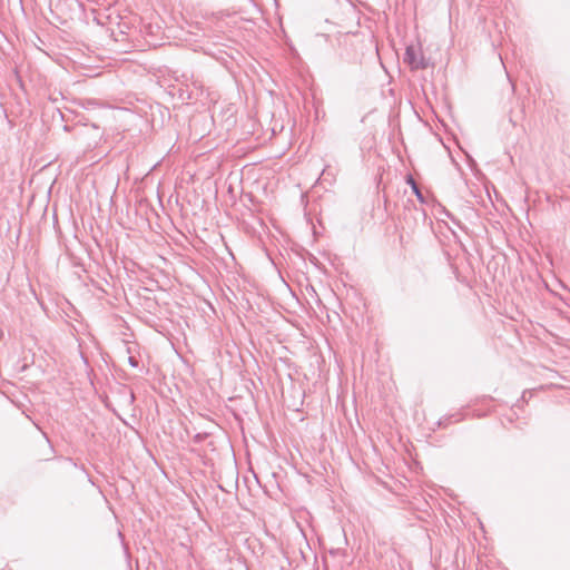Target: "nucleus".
<instances>
[{
    "instance_id": "f257e3e1",
    "label": "nucleus",
    "mask_w": 570,
    "mask_h": 570,
    "mask_svg": "<svg viewBox=\"0 0 570 570\" xmlns=\"http://www.w3.org/2000/svg\"><path fill=\"white\" fill-rule=\"evenodd\" d=\"M404 61L412 68H424L425 62L422 55V49L419 45H409L405 50Z\"/></svg>"
},
{
    "instance_id": "f03ea898",
    "label": "nucleus",
    "mask_w": 570,
    "mask_h": 570,
    "mask_svg": "<svg viewBox=\"0 0 570 570\" xmlns=\"http://www.w3.org/2000/svg\"><path fill=\"white\" fill-rule=\"evenodd\" d=\"M407 183L411 185V188H412L413 193L416 195V197L419 198V200L421 203H423L424 202L423 195H422L421 190L419 189L414 179L412 177H409Z\"/></svg>"
},
{
    "instance_id": "7ed1b4c3",
    "label": "nucleus",
    "mask_w": 570,
    "mask_h": 570,
    "mask_svg": "<svg viewBox=\"0 0 570 570\" xmlns=\"http://www.w3.org/2000/svg\"><path fill=\"white\" fill-rule=\"evenodd\" d=\"M128 362L130 363L131 366H137V362L134 360V357L129 356Z\"/></svg>"
}]
</instances>
